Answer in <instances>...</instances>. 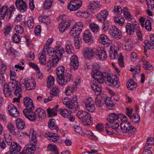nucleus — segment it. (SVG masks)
I'll list each match as a JSON object with an SVG mask.
<instances>
[{
  "label": "nucleus",
  "instance_id": "obj_33",
  "mask_svg": "<svg viewBox=\"0 0 154 154\" xmlns=\"http://www.w3.org/2000/svg\"><path fill=\"white\" fill-rule=\"evenodd\" d=\"M105 103L106 107L109 109H114L115 104H113L111 100V98L109 97L107 98L105 100Z\"/></svg>",
  "mask_w": 154,
  "mask_h": 154
},
{
  "label": "nucleus",
  "instance_id": "obj_40",
  "mask_svg": "<svg viewBox=\"0 0 154 154\" xmlns=\"http://www.w3.org/2000/svg\"><path fill=\"white\" fill-rule=\"evenodd\" d=\"M133 47V44L130 40L125 41L124 44L123 48L127 51H131Z\"/></svg>",
  "mask_w": 154,
  "mask_h": 154
},
{
  "label": "nucleus",
  "instance_id": "obj_59",
  "mask_svg": "<svg viewBox=\"0 0 154 154\" xmlns=\"http://www.w3.org/2000/svg\"><path fill=\"white\" fill-rule=\"evenodd\" d=\"M122 12V9L121 6L119 5L115 6L114 9V12L117 14H120Z\"/></svg>",
  "mask_w": 154,
  "mask_h": 154
},
{
  "label": "nucleus",
  "instance_id": "obj_61",
  "mask_svg": "<svg viewBox=\"0 0 154 154\" xmlns=\"http://www.w3.org/2000/svg\"><path fill=\"white\" fill-rule=\"evenodd\" d=\"M145 27L146 29L148 31H150L152 29L151 24L150 20H147L145 23Z\"/></svg>",
  "mask_w": 154,
  "mask_h": 154
},
{
  "label": "nucleus",
  "instance_id": "obj_20",
  "mask_svg": "<svg viewBox=\"0 0 154 154\" xmlns=\"http://www.w3.org/2000/svg\"><path fill=\"white\" fill-rule=\"evenodd\" d=\"M109 15V13L106 9H104L100 11L97 15V19L101 22L105 21Z\"/></svg>",
  "mask_w": 154,
  "mask_h": 154
},
{
  "label": "nucleus",
  "instance_id": "obj_23",
  "mask_svg": "<svg viewBox=\"0 0 154 154\" xmlns=\"http://www.w3.org/2000/svg\"><path fill=\"white\" fill-rule=\"evenodd\" d=\"M91 88L94 91L95 95L97 96L100 95L102 91L101 87L99 86L95 83L94 81H92L91 82Z\"/></svg>",
  "mask_w": 154,
  "mask_h": 154
},
{
  "label": "nucleus",
  "instance_id": "obj_29",
  "mask_svg": "<svg viewBox=\"0 0 154 154\" xmlns=\"http://www.w3.org/2000/svg\"><path fill=\"white\" fill-rule=\"evenodd\" d=\"M16 83L15 89L14 91V94L16 96H21L22 88V83L18 82L17 81L15 82Z\"/></svg>",
  "mask_w": 154,
  "mask_h": 154
},
{
  "label": "nucleus",
  "instance_id": "obj_26",
  "mask_svg": "<svg viewBox=\"0 0 154 154\" xmlns=\"http://www.w3.org/2000/svg\"><path fill=\"white\" fill-rule=\"evenodd\" d=\"M65 70V68L62 66H60L56 68V72L58 80L62 78Z\"/></svg>",
  "mask_w": 154,
  "mask_h": 154
},
{
  "label": "nucleus",
  "instance_id": "obj_10",
  "mask_svg": "<svg viewBox=\"0 0 154 154\" xmlns=\"http://www.w3.org/2000/svg\"><path fill=\"white\" fill-rule=\"evenodd\" d=\"M138 23L136 22L132 24L129 23H127L125 26L126 32L127 33L130 35H133L136 28H138Z\"/></svg>",
  "mask_w": 154,
  "mask_h": 154
},
{
  "label": "nucleus",
  "instance_id": "obj_5",
  "mask_svg": "<svg viewBox=\"0 0 154 154\" xmlns=\"http://www.w3.org/2000/svg\"><path fill=\"white\" fill-rule=\"evenodd\" d=\"M73 76L72 70L70 69H67L64 75H63L62 78L58 80L59 84L61 86L65 85L68 82L72 80Z\"/></svg>",
  "mask_w": 154,
  "mask_h": 154
},
{
  "label": "nucleus",
  "instance_id": "obj_39",
  "mask_svg": "<svg viewBox=\"0 0 154 154\" xmlns=\"http://www.w3.org/2000/svg\"><path fill=\"white\" fill-rule=\"evenodd\" d=\"M55 120L53 119H50L48 122V127L51 130H56L57 131L58 130V126L55 125Z\"/></svg>",
  "mask_w": 154,
  "mask_h": 154
},
{
  "label": "nucleus",
  "instance_id": "obj_19",
  "mask_svg": "<svg viewBox=\"0 0 154 154\" xmlns=\"http://www.w3.org/2000/svg\"><path fill=\"white\" fill-rule=\"evenodd\" d=\"M83 39L84 41L87 43L90 44L93 42V37L90 31L86 30L84 32Z\"/></svg>",
  "mask_w": 154,
  "mask_h": 154
},
{
  "label": "nucleus",
  "instance_id": "obj_30",
  "mask_svg": "<svg viewBox=\"0 0 154 154\" xmlns=\"http://www.w3.org/2000/svg\"><path fill=\"white\" fill-rule=\"evenodd\" d=\"M29 136L30 138L29 139L30 143H34V144H36L37 140L36 139V133L34 131L33 129L30 130L29 134Z\"/></svg>",
  "mask_w": 154,
  "mask_h": 154
},
{
  "label": "nucleus",
  "instance_id": "obj_22",
  "mask_svg": "<svg viewBox=\"0 0 154 154\" xmlns=\"http://www.w3.org/2000/svg\"><path fill=\"white\" fill-rule=\"evenodd\" d=\"M78 83L74 82L72 85L68 86L65 91L66 95L69 96L76 91L77 88Z\"/></svg>",
  "mask_w": 154,
  "mask_h": 154
},
{
  "label": "nucleus",
  "instance_id": "obj_54",
  "mask_svg": "<svg viewBox=\"0 0 154 154\" xmlns=\"http://www.w3.org/2000/svg\"><path fill=\"white\" fill-rule=\"evenodd\" d=\"M90 27L92 31L95 33H97L99 29V26L94 23L90 24Z\"/></svg>",
  "mask_w": 154,
  "mask_h": 154
},
{
  "label": "nucleus",
  "instance_id": "obj_55",
  "mask_svg": "<svg viewBox=\"0 0 154 154\" xmlns=\"http://www.w3.org/2000/svg\"><path fill=\"white\" fill-rule=\"evenodd\" d=\"M154 143V140L153 138L152 137H150L147 139L146 143L144 147H146V148L148 147L151 148Z\"/></svg>",
  "mask_w": 154,
  "mask_h": 154
},
{
  "label": "nucleus",
  "instance_id": "obj_53",
  "mask_svg": "<svg viewBox=\"0 0 154 154\" xmlns=\"http://www.w3.org/2000/svg\"><path fill=\"white\" fill-rule=\"evenodd\" d=\"M38 19L39 21L47 25L49 24L50 23V21L48 19V17L47 16H44L43 17L40 16L39 17Z\"/></svg>",
  "mask_w": 154,
  "mask_h": 154
},
{
  "label": "nucleus",
  "instance_id": "obj_63",
  "mask_svg": "<svg viewBox=\"0 0 154 154\" xmlns=\"http://www.w3.org/2000/svg\"><path fill=\"white\" fill-rule=\"evenodd\" d=\"M10 9H11L8 11L7 16H8V18H7L8 20H9L11 18V16L12 15L13 11H15V8L14 5H12L11 6Z\"/></svg>",
  "mask_w": 154,
  "mask_h": 154
},
{
  "label": "nucleus",
  "instance_id": "obj_64",
  "mask_svg": "<svg viewBox=\"0 0 154 154\" xmlns=\"http://www.w3.org/2000/svg\"><path fill=\"white\" fill-rule=\"evenodd\" d=\"M118 63L120 66L121 67H124V58L121 54H120L119 57Z\"/></svg>",
  "mask_w": 154,
  "mask_h": 154
},
{
  "label": "nucleus",
  "instance_id": "obj_58",
  "mask_svg": "<svg viewBox=\"0 0 154 154\" xmlns=\"http://www.w3.org/2000/svg\"><path fill=\"white\" fill-rule=\"evenodd\" d=\"M12 40L14 43H18L20 41V38L19 35L15 33L12 37Z\"/></svg>",
  "mask_w": 154,
  "mask_h": 154
},
{
  "label": "nucleus",
  "instance_id": "obj_41",
  "mask_svg": "<svg viewBox=\"0 0 154 154\" xmlns=\"http://www.w3.org/2000/svg\"><path fill=\"white\" fill-rule=\"evenodd\" d=\"M55 48L50 47L48 46H45L44 47L43 51L45 53L46 52L50 56H54L55 52Z\"/></svg>",
  "mask_w": 154,
  "mask_h": 154
},
{
  "label": "nucleus",
  "instance_id": "obj_13",
  "mask_svg": "<svg viewBox=\"0 0 154 154\" xmlns=\"http://www.w3.org/2000/svg\"><path fill=\"white\" fill-rule=\"evenodd\" d=\"M85 105L86 109L90 112H93L95 110L94 101L91 98L85 100Z\"/></svg>",
  "mask_w": 154,
  "mask_h": 154
},
{
  "label": "nucleus",
  "instance_id": "obj_1",
  "mask_svg": "<svg viewBox=\"0 0 154 154\" xmlns=\"http://www.w3.org/2000/svg\"><path fill=\"white\" fill-rule=\"evenodd\" d=\"M109 122H115L117 120L122 121L120 127L122 131L124 133H128L131 135L134 134L136 131V129L132 126L130 122L128 121L127 118L122 114H116L112 113L109 114L107 118Z\"/></svg>",
  "mask_w": 154,
  "mask_h": 154
},
{
  "label": "nucleus",
  "instance_id": "obj_8",
  "mask_svg": "<svg viewBox=\"0 0 154 154\" xmlns=\"http://www.w3.org/2000/svg\"><path fill=\"white\" fill-rule=\"evenodd\" d=\"M16 83L11 82H9L8 85L6 84L4 86L3 93L7 97H9L12 94V91L16 86Z\"/></svg>",
  "mask_w": 154,
  "mask_h": 154
},
{
  "label": "nucleus",
  "instance_id": "obj_35",
  "mask_svg": "<svg viewBox=\"0 0 154 154\" xmlns=\"http://www.w3.org/2000/svg\"><path fill=\"white\" fill-rule=\"evenodd\" d=\"M101 5L100 2L97 1L91 2L89 4L88 8L90 10H94L100 8Z\"/></svg>",
  "mask_w": 154,
  "mask_h": 154
},
{
  "label": "nucleus",
  "instance_id": "obj_6",
  "mask_svg": "<svg viewBox=\"0 0 154 154\" xmlns=\"http://www.w3.org/2000/svg\"><path fill=\"white\" fill-rule=\"evenodd\" d=\"M24 104L26 109L23 110V113L25 116L26 117L28 114L33 111L34 109V106L32 103V100L29 97H26L23 99Z\"/></svg>",
  "mask_w": 154,
  "mask_h": 154
},
{
  "label": "nucleus",
  "instance_id": "obj_21",
  "mask_svg": "<svg viewBox=\"0 0 154 154\" xmlns=\"http://www.w3.org/2000/svg\"><path fill=\"white\" fill-rule=\"evenodd\" d=\"M97 55L98 58L102 60H105L107 58L106 51L103 48H99L97 49Z\"/></svg>",
  "mask_w": 154,
  "mask_h": 154
},
{
  "label": "nucleus",
  "instance_id": "obj_45",
  "mask_svg": "<svg viewBox=\"0 0 154 154\" xmlns=\"http://www.w3.org/2000/svg\"><path fill=\"white\" fill-rule=\"evenodd\" d=\"M54 78L53 76L51 75L49 76L48 78L47 82V87L49 88H51L54 84Z\"/></svg>",
  "mask_w": 154,
  "mask_h": 154
},
{
  "label": "nucleus",
  "instance_id": "obj_25",
  "mask_svg": "<svg viewBox=\"0 0 154 154\" xmlns=\"http://www.w3.org/2000/svg\"><path fill=\"white\" fill-rule=\"evenodd\" d=\"M109 123H106L105 125L106 129H117L119 126V123L117 122H109Z\"/></svg>",
  "mask_w": 154,
  "mask_h": 154
},
{
  "label": "nucleus",
  "instance_id": "obj_36",
  "mask_svg": "<svg viewBox=\"0 0 154 154\" xmlns=\"http://www.w3.org/2000/svg\"><path fill=\"white\" fill-rule=\"evenodd\" d=\"M99 41L103 45L107 44L110 42L107 36L104 34H101L100 35Z\"/></svg>",
  "mask_w": 154,
  "mask_h": 154
},
{
  "label": "nucleus",
  "instance_id": "obj_27",
  "mask_svg": "<svg viewBox=\"0 0 154 154\" xmlns=\"http://www.w3.org/2000/svg\"><path fill=\"white\" fill-rule=\"evenodd\" d=\"M54 51V55L55 57L59 58L65 52L63 48L60 46L55 47Z\"/></svg>",
  "mask_w": 154,
  "mask_h": 154
},
{
  "label": "nucleus",
  "instance_id": "obj_12",
  "mask_svg": "<svg viewBox=\"0 0 154 154\" xmlns=\"http://www.w3.org/2000/svg\"><path fill=\"white\" fill-rule=\"evenodd\" d=\"M83 56L86 59L91 60L93 58L94 53V49L91 48H86L83 51Z\"/></svg>",
  "mask_w": 154,
  "mask_h": 154
},
{
  "label": "nucleus",
  "instance_id": "obj_17",
  "mask_svg": "<svg viewBox=\"0 0 154 154\" xmlns=\"http://www.w3.org/2000/svg\"><path fill=\"white\" fill-rule=\"evenodd\" d=\"M70 66L71 67L70 70H74L78 69L79 66V63L78 58L77 56H73L70 58Z\"/></svg>",
  "mask_w": 154,
  "mask_h": 154
},
{
  "label": "nucleus",
  "instance_id": "obj_31",
  "mask_svg": "<svg viewBox=\"0 0 154 154\" xmlns=\"http://www.w3.org/2000/svg\"><path fill=\"white\" fill-rule=\"evenodd\" d=\"M21 147L20 145L14 142L11 143L9 149L11 152H20Z\"/></svg>",
  "mask_w": 154,
  "mask_h": 154
},
{
  "label": "nucleus",
  "instance_id": "obj_52",
  "mask_svg": "<svg viewBox=\"0 0 154 154\" xmlns=\"http://www.w3.org/2000/svg\"><path fill=\"white\" fill-rule=\"evenodd\" d=\"M60 91L59 88L58 87H56L52 88L50 91V94L52 96H56L58 95V94Z\"/></svg>",
  "mask_w": 154,
  "mask_h": 154
},
{
  "label": "nucleus",
  "instance_id": "obj_43",
  "mask_svg": "<svg viewBox=\"0 0 154 154\" xmlns=\"http://www.w3.org/2000/svg\"><path fill=\"white\" fill-rule=\"evenodd\" d=\"M79 7L76 6L72 1L68 3L67 5L68 9L71 11H75L79 9Z\"/></svg>",
  "mask_w": 154,
  "mask_h": 154
},
{
  "label": "nucleus",
  "instance_id": "obj_15",
  "mask_svg": "<svg viewBox=\"0 0 154 154\" xmlns=\"http://www.w3.org/2000/svg\"><path fill=\"white\" fill-rule=\"evenodd\" d=\"M23 84L28 90L34 89L35 88L36 83L34 80L28 79L23 80Z\"/></svg>",
  "mask_w": 154,
  "mask_h": 154
},
{
  "label": "nucleus",
  "instance_id": "obj_2",
  "mask_svg": "<svg viewBox=\"0 0 154 154\" xmlns=\"http://www.w3.org/2000/svg\"><path fill=\"white\" fill-rule=\"evenodd\" d=\"M91 75L94 79L100 84L105 82L108 86L116 88L120 86L119 82L116 80H113L107 72L102 73L99 70L95 69L91 72Z\"/></svg>",
  "mask_w": 154,
  "mask_h": 154
},
{
  "label": "nucleus",
  "instance_id": "obj_4",
  "mask_svg": "<svg viewBox=\"0 0 154 154\" xmlns=\"http://www.w3.org/2000/svg\"><path fill=\"white\" fill-rule=\"evenodd\" d=\"M76 115L82 121L84 126H90L91 123V116L90 114L85 111H80L77 112Z\"/></svg>",
  "mask_w": 154,
  "mask_h": 154
},
{
  "label": "nucleus",
  "instance_id": "obj_14",
  "mask_svg": "<svg viewBox=\"0 0 154 154\" xmlns=\"http://www.w3.org/2000/svg\"><path fill=\"white\" fill-rule=\"evenodd\" d=\"M15 5L17 9L21 13L24 12L26 10V4L23 0H16Z\"/></svg>",
  "mask_w": 154,
  "mask_h": 154
},
{
  "label": "nucleus",
  "instance_id": "obj_60",
  "mask_svg": "<svg viewBox=\"0 0 154 154\" xmlns=\"http://www.w3.org/2000/svg\"><path fill=\"white\" fill-rule=\"evenodd\" d=\"M66 51L68 53L72 54L74 52L73 46L71 45L67 44L66 46Z\"/></svg>",
  "mask_w": 154,
  "mask_h": 154
},
{
  "label": "nucleus",
  "instance_id": "obj_46",
  "mask_svg": "<svg viewBox=\"0 0 154 154\" xmlns=\"http://www.w3.org/2000/svg\"><path fill=\"white\" fill-rule=\"evenodd\" d=\"M7 128L8 130L13 135H16V133L15 131V128L14 125L11 123L8 124Z\"/></svg>",
  "mask_w": 154,
  "mask_h": 154
},
{
  "label": "nucleus",
  "instance_id": "obj_42",
  "mask_svg": "<svg viewBox=\"0 0 154 154\" xmlns=\"http://www.w3.org/2000/svg\"><path fill=\"white\" fill-rule=\"evenodd\" d=\"M45 53L42 51L40 53L39 56V60L40 63L42 64H45L46 62V58L45 56Z\"/></svg>",
  "mask_w": 154,
  "mask_h": 154
},
{
  "label": "nucleus",
  "instance_id": "obj_51",
  "mask_svg": "<svg viewBox=\"0 0 154 154\" xmlns=\"http://www.w3.org/2000/svg\"><path fill=\"white\" fill-rule=\"evenodd\" d=\"M12 28L11 25L10 24H7L4 26V31L5 36H6L9 34Z\"/></svg>",
  "mask_w": 154,
  "mask_h": 154
},
{
  "label": "nucleus",
  "instance_id": "obj_9",
  "mask_svg": "<svg viewBox=\"0 0 154 154\" xmlns=\"http://www.w3.org/2000/svg\"><path fill=\"white\" fill-rule=\"evenodd\" d=\"M110 34L112 37L117 39H120L122 37V35L118 28L115 26L110 27L109 30Z\"/></svg>",
  "mask_w": 154,
  "mask_h": 154
},
{
  "label": "nucleus",
  "instance_id": "obj_50",
  "mask_svg": "<svg viewBox=\"0 0 154 154\" xmlns=\"http://www.w3.org/2000/svg\"><path fill=\"white\" fill-rule=\"evenodd\" d=\"M47 111L48 116L49 117L54 116L57 115V110L56 109L48 108L47 109Z\"/></svg>",
  "mask_w": 154,
  "mask_h": 154
},
{
  "label": "nucleus",
  "instance_id": "obj_56",
  "mask_svg": "<svg viewBox=\"0 0 154 154\" xmlns=\"http://www.w3.org/2000/svg\"><path fill=\"white\" fill-rule=\"evenodd\" d=\"M145 48H147L149 49H152L154 48V44H153V42L151 41H149L146 40L145 41Z\"/></svg>",
  "mask_w": 154,
  "mask_h": 154
},
{
  "label": "nucleus",
  "instance_id": "obj_62",
  "mask_svg": "<svg viewBox=\"0 0 154 154\" xmlns=\"http://www.w3.org/2000/svg\"><path fill=\"white\" fill-rule=\"evenodd\" d=\"M28 65L31 67L35 69L37 73H39L40 72V69L38 66L35 63L29 62Z\"/></svg>",
  "mask_w": 154,
  "mask_h": 154
},
{
  "label": "nucleus",
  "instance_id": "obj_7",
  "mask_svg": "<svg viewBox=\"0 0 154 154\" xmlns=\"http://www.w3.org/2000/svg\"><path fill=\"white\" fill-rule=\"evenodd\" d=\"M59 20L60 22L59 30L61 32L63 33L70 26V22L66 15L60 16L59 17Z\"/></svg>",
  "mask_w": 154,
  "mask_h": 154
},
{
  "label": "nucleus",
  "instance_id": "obj_16",
  "mask_svg": "<svg viewBox=\"0 0 154 154\" xmlns=\"http://www.w3.org/2000/svg\"><path fill=\"white\" fill-rule=\"evenodd\" d=\"M60 59L57 57H51L50 58L46 64V66L48 67L47 69L48 71L51 70L52 67H54L56 66Z\"/></svg>",
  "mask_w": 154,
  "mask_h": 154
},
{
  "label": "nucleus",
  "instance_id": "obj_28",
  "mask_svg": "<svg viewBox=\"0 0 154 154\" xmlns=\"http://www.w3.org/2000/svg\"><path fill=\"white\" fill-rule=\"evenodd\" d=\"M31 146L24 149L22 152V154H32L34 153V151L35 150V144L34 143H30Z\"/></svg>",
  "mask_w": 154,
  "mask_h": 154
},
{
  "label": "nucleus",
  "instance_id": "obj_47",
  "mask_svg": "<svg viewBox=\"0 0 154 154\" xmlns=\"http://www.w3.org/2000/svg\"><path fill=\"white\" fill-rule=\"evenodd\" d=\"M130 118L132 119V122L138 124L140 122V117L137 114H133L131 116H130Z\"/></svg>",
  "mask_w": 154,
  "mask_h": 154
},
{
  "label": "nucleus",
  "instance_id": "obj_37",
  "mask_svg": "<svg viewBox=\"0 0 154 154\" xmlns=\"http://www.w3.org/2000/svg\"><path fill=\"white\" fill-rule=\"evenodd\" d=\"M126 85L128 88L131 90H134L136 88V83L131 79H130L128 81Z\"/></svg>",
  "mask_w": 154,
  "mask_h": 154
},
{
  "label": "nucleus",
  "instance_id": "obj_44",
  "mask_svg": "<svg viewBox=\"0 0 154 154\" xmlns=\"http://www.w3.org/2000/svg\"><path fill=\"white\" fill-rule=\"evenodd\" d=\"M81 32L73 27L72 28L69 32L70 35L75 38L79 37Z\"/></svg>",
  "mask_w": 154,
  "mask_h": 154
},
{
  "label": "nucleus",
  "instance_id": "obj_32",
  "mask_svg": "<svg viewBox=\"0 0 154 154\" xmlns=\"http://www.w3.org/2000/svg\"><path fill=\"white\" fill-rule=\"evenodd\" d=\"M110 56L112 59H114L116 58L118 54L117 51L119 50V48L115 47L114 48L113 47L111 46L110 48Z\"/></svg>",
  "mask_w": 154,
  "mask_h": 154
},
{
  "label": "nucleus",
  "instance_id": "obj_38",
  "mask_svg": "<svg viewBox=\"0 0 154 154\" xmlns=\"http://www.w3.org/2000/svg\"><path fill=\"white\" fill-rule=\"evenodd\" d=\"M114 22L120 26H122L124 24L125 20L124 17L121 16H116L114 18Z\"/></svg>",
  "mask_w": 154,
  "mask_h": 154
},
{
  "label": "nucleus",
  "instance_id": "obj_57",
  "mask_svg": "<svg viewBox=\"0 0 154 154\" xmlns=\"http://www.w3.org/2000/svg\"><path fill=\"white\" fill-rule=\"evenodd\" d=\"M83 26V23L80 22L77 23L73 27L81 32L82 31Z\"/></svg>",
  "mask_w": 154,
  "mask_h": 154
},
{
  "label": "nucleus",
  "instance_id": "obj_3",
  "mask_svg": "<svg viewBox=\"0 0 154 154\" xmlns=\"http://www.w3.org/2000/svg\"><path fill=\"white\" fill-rule=\"evenodd\" d=\"M46 114L45 111L40 108H37L34 112L32 111L28 114L26 117L31 121H34L36 119L38 118L39 120L44 119L46 116Z\"/></svg>",
  "mask_w": 154,
  "mask_h": 154
},
{
  "label": "nucleus",
  "instance_id": "obj_48",
  "mask_svg": "<svg viewBox=\"0 0 154 154\" xmlns=\"http://www.w3.org/2000/svg\"><path fill=\"white\" fill-rule=\"evenodd\" d=\"M53 0H45L44 4V9H49L52 5Z\"/></svg>",
  "mask_w": 154,
  "mask_h": 154
},
{
  "label": "nucleus",
  "instance_id": "obj_18",
  "mask_svg": "<svg viewBox=\"0 0 154 154\" xmlns=\"http://www.w3.org/2000/svg\"><path fill=\"white\" fill-rule=\"evenodd\" d=\"M8 110L12 117H17L19 116V112L14 105L11 104L8 106Z\"/></svg>",
  "mask_w": 154,
  "mask_h": 154
},
{
  "label": "nucleus",
  "instance_id": "obj_34",
  "mask_svg": "<svg viewBox=\"0 0 154 154\" xmlns=\"http://www.w3.org/2000/svg\"><path fill=\"white\" fill-rule=\"evenodd\" d=\"M16 124L18 130H22L25 126V122L20 118H18L16 119Z\"/></svg>",
  "mask_w": 154,
  "mask_h": 154
},
{
  "label": "nucleus",
  "instance_id": "obj_24",
  "mask_svg": "<svg viewBox=\"0 0 154 154\" xmlns=\"http://www.w3.org/2000/svg\"><path fill=\"white\" fill-rule=\"evenodd\" d=\"M45 136L47 137H49V139H48L51 142H55L59 139V136L52 132L50 133L48 132L46 133L45 134Z\"/></svg>",
  "mask_w": 154,
  "mask_h": 154
},
{
  "label": "nucleus",
  "instance_id": "obj_49",
  "mask_svg": "<svg viewBox=\"0 0 154 154\" xmlns=\"http://www.w3.org/2000/svg\"><path fill=\"white\" fill-rule=\"evenodd\" d=\"M72 113V112L70 110H68L66 109H62L60 112L61 115L65 118L69 116V114Z\"/></svg>",
  "mask_w": 154,
  "mask_h": 154
},
{
  "label": "nucleus",
  "instance_id": "obj_11",
  "mask_svg": "<svg viewBox=\"0 0 154 154\" xmlns=\"http://www.w3.org/2000/svg\"><path fill=\"white\" fill-rule=\"evenodd\" d=\"M75 97L73 98V100L68 97L65 98L63 100V104L69 109H73V110H74L75 106V103L77 100V97Z\"/></svg>",
  "mask_w": 154,
  "mask_h": 154
}]
</instances>
